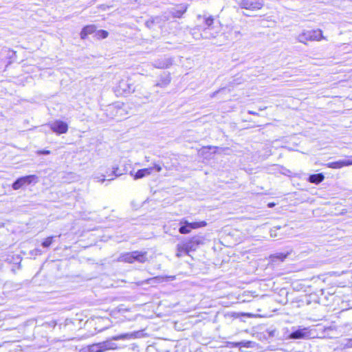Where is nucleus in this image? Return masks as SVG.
<instances>
[{
  "mask_svg": "<svg viewBox=\"0 0 352 352\" xmlns=\"http://www.w3.org/2000/svg\"><path fill=\"white\" fill-rule=\"evenodd\" d=\"M147 253L146 252L133 251L128 252L120 256V261L129 263H133L135 261L144 263L147 261Z\"/></svg>",
  "mask_w": 352,
  "mask_h": 352,
  "instance_id": "obj_2",
  "label": "nucleus"
},
{
  "mask_svg": "<svg viewBox=\"0 0 352 352\" xmlns=\"http://www.w3.org/2000/svg\"><path fill=\"white\" fill-rule=\"evenodd\" d=\"M274 206V204H273V203H270V204H268L269 207H272Z\"/></svg>",
  "mask_w": 352,
  "mask_h": 352,
  "instance_id": "obj_37",
  "label": "nucleus"
},
{
  "mask_svg": "<svg viewBox=\"0 0 352 352\" xmlns=\"http://www.w3.org/2000/svg\"><path fill=\"white\" fill-rule=\"evenodd\" d=\"M185 243L182 245H177V256L181 257L183 254H187L189 252H190L189 250H185Z\"/></svg>",
  "mask_w": 352,
  "mask_h": 352,
  "instance_id": "obj_21",
  "label": "nucleus"
},
{
  "mask_svg": "<svg viewBox=\"0 0 352 352\" xmlns=\"http://www.w3.org/2000/svg\"><path fill=\"white\" fill-rule=\"evenodd\" d=\"M108 32L106 30H98L96 32V35L99 38H105L108 36Z\"/></svg>",
  "mask_w": 352,
  "mask_h": 352,
  "instance_id": "obj_25",
  "label": "nucleus"
},
{
  "mask_svg": "<svg viewBox=\"0 0 352 352\" xmlns=\"http://www.w3.org/2000/svg\"><path fill=\"white\" fill-rule=\"evenodd\" d=\"M134 338V334L132 333H122L118 336H113L111 340H106L100 342L102 352L107 350L116 349L117 348L116 344L112 342L111 340H129Z\"/></svg>",
  "mask_w": 352,
  "mask_h": 352,
  "instance_id": "obj_4",
  "label": "nucleus"
},
{
  "mask_svg": "<svg viewBox=\"0 0 352 352\" xmlns=\"http://www.w3.org/2000/svg\"><path fill=\"white\" fill-rule=\"evenodd\" d=\"M96 179H98V182H103L105 181V179L103 177L102 179H100L99 177H96Z\"/></svg>",
  "mask_w": 352,
  "mask_h": 352,
  "instance_id": "obj_34",
  "label": "nucleus"
},
{
  "mask_svg": "<svg viewBox=\"0 0 352 352\" xmlns=\"http://www.w3.org/2000/svg\"><path fill=\"white\" fill-rule=\"evenodd\" d=\"M340 347L342 349L352 348V338L343 340L340 343Z\"/></svg>",
  "mask_w": 352,
  "mask_h": 352,
  "instance_id": "obj_24",
  "label": "nucleus"
},
{
  "mask_svg": "<svg viewBox=\"0 0 352 352\" xmlns=\"http://www.w3.org/2000/svg\"><path fill=\"white\" fill-rule=\"evenodd\" d=\"M118 89L123 94H130L135 91L133 84L129 79H122L118 83Z\"/></svg>",
  "mask_w": 352,
  "mask_h": 352,
  "instance_id": "obj_10",
  "label": "nucleus"
},
{
  "mask_svg": "<svg viewBox=\"0 0 352 352\" xmlns=\"http://www.w3.org/2000/svg\"><path fill=\"white\" fill-rule=\"evenodd\" d=\"M151 168H153V170H155L157 172H160L162 170V166L157 164H154L153 166Z\"/></svg>",
  "mask_w": 352,
  "mask_h": 352,
  "instance_id": "obj_29",
  "label": "nucleus"
},
{
  "mask_svg": "<svg viewBox=\"0 0 352 352\" xmlns=\"http://www.w3.org/2000/svg\"><path fill=\"white\" fill-rule=\"evenodd\" d=\"M311 336V330L308 327L299 328L292 332L289 336V339H307Z\"/></svg>",
  "mask_w": 352,
  "mask_h": 352,
  "instance_id": "obj_7",
  "label": "nucleus"
},
{
  "mask_svg": "<svg viewBox=\"0 0 352 352\" xmlns=\"http://www.w3.org/2000/svg\"><path fill=\"white\" fill-rule=\"evenodd\" d=\"M197 19L199 21H203L204 25V30L201 34L202 38L210 39L217 36L218 32L217 31H214V18L212 16L206 14L204 15L199 14L197 15Z\"/></svg>",
  "mask_w": 352,
  "mask_h": 352,
  "instance_id": "obj_1",
  "label": "nucleus"
},
{
  "mask_svg": "<svg viewBox=\"0 0 352 352\" xmlns=\"http://www.w3.org/2000/svg\"><path fill=\"white\" fill-rule=\"evenodd\" d=\"M153 171V168H146L138 170L133 175L134 179H141L145 176L149 175Z\"/></svg>",
  "mask_w": 352,
  "mask_h": 352,
  "instance_id": "obj_14",
  "label": "nucleus"
},
{
  "mask_svg": "<svg viewBox=\"0 0 352 352\" xmlns=\"http://www.w3.org/2000/svg\"><path fill=\"white\" fill-rule=\"evenodd\" d=\"M188 225L190 226V228H191V230H192V229H197V228H201V227H205L207 225V223L204 221H198V222H192V223L188 222Z\"/></svg>",
  "mask_w": 352,
  "mask_h": 352,
  "instance_id": "obj_22",
  "label": "nucleus"
},
{
  "mask_svg": "<svg viewBox=\"0 0 352 352\" xmlns=\"http://www.w3.org/2000/svg\"><path fill=\"white\" fill-rule=\"evenodd\" d=\"M118 167L113 168V170L112 172V174H113L116 177H118V176L122 175L121 173H118Z\"/></svg>",
  "mask_w": 352,
  "mask_h": 352,
  "instance_id": "obj_30",
  "label": "nucleus"
},
{
  "mask_svg": "<svg viewBox=\"0 0 352 352\" xmlns=\"http://www.w3.org/2000/svg\"><path fill=\"white\" fill-rule=\"evenodd\" d=\"M49 126L53 132L58 134L65 133L68 130L67 124L61 120H55L54 122H50Z\"/></svg>",
  "mask_w": 352,
  "mask_h": 352,
  "instance_id": "obj_8",
  "label": "nucleus"
},
{
  "mask_svg": "<svg viewBox=\"0 0 352 352\" xmlns=\"http://www.w3.org/2000/svg\"><path fill=\"white\" fill-rule=\"evenodd\" d=\"M230 34L232 38L237 39L241 36V32L236 30H232L230 32Z\"/></svg>",
  "mask_w": 352,
  "mask_h": 352,
  "instance_id": "obj_27",
  "label": "nucleus"
},
{
  "mask_svg": "<svg viewBox=\"0 0 352 352\" xmlns=\"http://www.w3.org/2000/svg\"><path fill=\"white\" fill-rule=\"evenodd\" d=\"M168 16L166 15H163L162 16H155L146 21L147 27L151 28L154 24H160L161 21H167L168 20Z\"/></svg>",
  "mask_w": 352,
  "mask_h": 352,
  "instance_id": "obj_15",
  "label": "nucleus"
},
{
  "mask_svg": "<svg viewBox=\"0 0 352 352\" xmlns=\"http://www.w3.org/2000/svg\"><path fill=\"white\" fill-rule=\"evenodd\" d=\"M153 65L158 69L168 68L173 65V59L170 57H164L155 60Z\"/></svg>",
  "mask_w": 352,
  "mask_h": 352,
  "instance_id": "obj_11",
  "label": "nucleus"
},
{
  "mask_svg": "<svg viewBox=\"0 0 352 352\" xmlns=\"http://www.w3.org/2000/svg\"><path fill=\"white\" fill-rule=\"evenodd\" d=\"M96 31V26L94 25H89L85 26L80 32V37L82 39H85L88 34H92Z\"/></svg>",
  "mask_w": 352,
  "mask_h": 352,
  "instance_id": "obj_16",
  "label": "nucleus"
},
{
  "mask_svg": "<svg viewBox=\"0 0 352 352\" xmlns=\"http://www.w3.org/2000/svg\"><path fill=\"white\" fill-rule=\"evenodd\" d=\"M39 154H43V155H49L50 153V151H48V150H43V151H40L38 152Z\"/></svg>",
  "mask_w": 352,
  "mask_h": 352,
  "instance_id": "obj_31",
  "label": "nucleus"
},
{
  "mask_svg": "<svg viewBox=\"0 0 352 352\" xmlns=\"http://www.w3.org/2000/svg\"><path fill=\"white\" fill-rule=\"evenodd\" d=\"M53 236L47 237L43 243L42 246L43 248H48L52 243Z\"/></svg>",
  "mask_w": 352,
  "mask_h": 352,
  "instance_id": "obj_26",
  "label": "nucleus"
},
{
  "mask_svg": "<svg viewBox=\"0 0 352 352\" xmlns=\"http://www.w3.org/2000/svg\"><path fill=\"white\" fill-rule=\"evenodd\" d=\"M287 254H288L285 253H276L274 255H272L271 258L273 262H275L276 260L283 261L284 259L287 256Z\"/></svg>",
  "mask_w": 352,
  "mask_h": 352,
  "instance_id": "obj_23",
  "label": "nucleus"
},
{
  "mask_svg": "<svg viewBox=\"0 0 352 352\" xmlns=\"http://www.w3.org/2000/svg\"><path fill=\"white\" fill-rule=\"evenodd\" d=\"M204 238L201 236H195L192 237L188 242L185 243V250H189L190 251H195L197 246L200 244H203Z\"/></svg>",
  "mask_w": 352,
  "mask_h": 352,
  "instance_id": "obj_9",
  "label": "nucleus"
},
{
  "mask_svg": "<svg viewBox=\"0 0 352 352\" xmlns=\"http://www.w3.org/2000/svg\"><path fill=\"white\" fill-rule=\"evenodd\" d=\"M239 6L245 10H258L264 6V0H241Z\"/></svg>",
  "mask_w": 352,
  "mask_h": 352,
  "instance_id": "obj_5",
  "label": "nucleus"
},
{
  "mask_svg": "<svg viewBox=\"0 0 352 352\" xmlns=\"http://www.w3.org/2000/svg\"><path fill=\"white\" fill-rule=\"evenodd\" d=\"M180 224L183 225L179 229V232L181 234H188L190 232L191 228H190V226L188 225V221L183 219L180 221Z\"/></svg>",
  "mask_w": 352,
  "mask_h": 352,
  "instance_id": "obj_19",
  "label": "nucleus"
},
{
  "mask_svg": "<svg viewBox=\"0 0 352 352\" xmlns=\"http://www.w3.org/2000/svg\"><path fill=\"white\" fill-rule=\"evenodd\" d=\"M324 179V175L322 173L311 175L309 177V182L316 184H318L322 182Z\"/></svg>",
  "mask_w": 352,
  "mask_h": 352,
  "instance_id": "obj_18",
  "label": "nucleus"
},
{
  "mask_svg": "<svg viewBox=\"0 0 352 352\" xmlns=\"http://www.w3.org/2000/svg\"><path fill=\"white\" fill-rule=\"evenodd\" d=\"M228 344L231 346V347H237V346H239V342H229Z\"/></svg>",
  "mask_w": 352,
  "mask_h": 352,
  "instance_id": "obj_32",
  "label": "nucleus"
},
{
  "mask_svg": "<svg viewBox=\"0 0 352 352\" xmlns=\"http://www.w3.org/2000/svg\"><path fill=\"white\" fill-rule=\"evenodd\" d=\"M150 96H151V94H149V93H148V94H147L144 96V98H146V100H148V99L149 98Z\"/></svg>",
  "mask_w": 352,
  "mask_h": 352,
  "instance_id": "obj_35",
  "label": "nucleus"
},
{
  "mask_svg": "<svg viewBox=\"0 0 352 352\" xmlns=\"http://www.w3.org/2000/svg\"><path fill=\"white\" fill-rule=\"evenodd\" d=\"M37 177L34 175L21 177L17 179L12 184L14 190H19L24 186L30 184L32 182H36Z\"/></svg>",
  "mask_w": 352,
  "mask_h": 352,
  "instance_id": "obj_6",
  "label": "nucleus"
},
{
  "mask_svg": "<svg viewBox=\"0 0 352 352\" xmlns=\"http://www.w3.org/2000/svg\"><path fill=\"white\" fill-rule=\"evenodd\" d=\"M248 113L252 115H256L257 113L252 111H249Z\"/></svg>",
  "mask_w": 352,
  "mask_h": 352,
  "instance_id": "obj_36",
  "label": "nucleus"
},
{
  "mask_svg": "<svg viewBox=\"0 0 352 352\" xmlns=\"http://www.w3.org/2000/svg\"><path fill=\"white\" fill-rule=\"evenodd\" d=\"M297 40L298 42L306 44L308 41H320L325 39L320 30H304L298 35Z\"/></svg>",
  "mask_w": 352,
  "mask_h": 352,
  "instance_id": "obj_3",
  "label": "nucleus"
},
{
  "mask_svg": "<svg viewBox=\"0 0 352 352\" xmlns=\"http://www.w3.org/2000/svg\"><path fill=\"white\" fill-rule=\"evenodd\" d=\"M187 8H188L187 5L182 4V5H180L179 7H177V8H173L170 11V13L171 14L173 17L181 18L182 16L186 12Z\"/></svg>",
  "mask_w": 352,
  "mask_h": 352,
  "instance_id": "obj_13",
  "label": "nucleus"
},
{
  "mask_svg": "<svg viewBox=\"0 0 352 352\" xmlns=\"http://www.w3.org/2000/svg\"><path fill=\"white\" fill-rule=\"evenodd\" d=\"M87 352H102L100 342L88 346Z\"/></svg>",
  "mask_w": 352,
  "mask_h": 352,
  "instance_id": "obj_20",
  "label": "nucleus"
},
{
  "mask_svg": "<svg viewBox=\"0 0 352 352\" xmlns=\"http://www.w3.org/2000/svg\"><path fill=\"white\" fill-rule=\"evenodd\" d=\"M219 91H220V90L213 92L211 97H214Z\"/></svg>",
  "mask_w": 352,
  "mask_h": 352,
  "instance_id": "obj_33",
  "label": "nucleus"
},
{
  "mask_svg": "<svg viewBox=\"0 0 352 352\" xmlns=\"http://www.w3.org/2000/svg\"><path fill=\"white\" fill-rule=\"evenodd\" d=\"M352 165V160H339L337 162H332L327 164V166L328 168H340L343 166Z\"/></svg>",
  "mask_w": 352,
  "mask_h": 352,
  "instance_id": "obj_12",
  "label": "nucleus"
},
{
  "mask_svg": "<svg viewBox=\"0 0 352 352\" xmlns=\"http://www.w3.org/2000/svg\"><path fill=\"white\" fill-rule=\"evenodd\" d=\"M252 342L251 341H241L239 342V346L249 348L252 346Z\"/></svg>",
  "mask_w": 352,
  "mask_h": 352,
  "instance_id": "obj_28",
  "label": "nucleus"
},
{
  "mask_svg": "<svg viewBox=\"0 0 352 352\" xmlns=\"http://www.w3.org/2000/svg\"><path fill=\"white\" fill-rule=\"evenodd\" d=\"M170 80H171V78H170L169 74H167L165 76H161L159 81L156 83V86L160 87H165L168 85H169V83L170 82Z\"/></svg>",
  "mask_w": 352,
  "mask_h": 352,
  "instance_id": "obj_17",
  "label": "nucleus"
}]
</instances>
